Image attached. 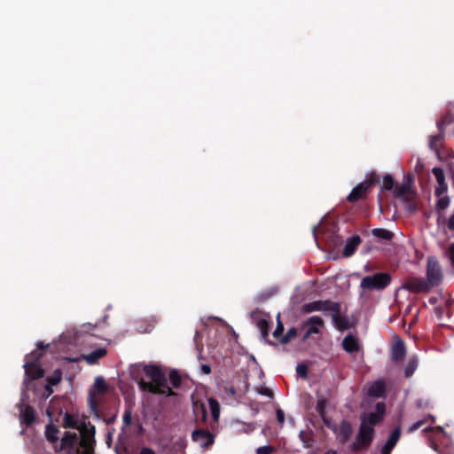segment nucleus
I'll return each instance as SVG.
<instances>
[{
  "instance_id": "f257e3e1",
  "label": "nucleus",
  "mask_w": 454,
  "mask_h": 454,
  "mask_svg": "<svg viewBox=\"0 0 454 454\" xmlns=\"http://www.w3.org/2000/svg\"><path fill=\"white\" fill-rule=\"evenodd\" d=\"M143 372L151 379L152 382H147L143 379L137 381L138 387L142 391L152 394H160L166 396H174V392L168 385V379L161 366L157 364H143Z\"/></svg>"
},
{
  "instance_id": "f03ea898",
  "label": "nucleus",
  "mask_w": 454,
  "mask_h": 454,
  "mask_svg": "<svg viewBox=\"0 0 454 454\" xmlns=\"http://www.w3.org/2000/svg\"><path fill=\"white\" fill-rule=\"evenodd\" d=\"M48 344L44 345L40 341L37 343V349L26 356V363L24 364L25 374L30 380H37L44 375L43 369L39 365V360L43 356V352L48 348Z\"/></svg>"
},
{
  "instance_id": "7ed1b4c3",
  "label": "nucleus",
  "mask_w": 454,
  "mask_h": 454,
  "mask_svg": "<svg viewBox=\"0 0 454 454\" xmlns=\"http://www.w3.org/2000/svg\"><path fill=\"white\" fill-rule=\"evenodd\" d=\"M379 182V175L375 171H371L364 182L353 188L347 200L351 203L363 200L367 193L371 192L372 186Z\"/></svg>"
},
{
  "instance_id": "20e7f679",
  "label": "nucleus",
  "mask_w": 454,
  "mask_h": 454,
  "mask_svg": "<svg viewBox=\"0 0 454 454\" xmlns=\"http://www.w3.org/2000/svg\"><path fill=\"white\" fill-rule=\"evenodd\" d=\"M391 275L387 272H378L362 278L360 287L367 291H381L391 283Z\"/></svg>"
},
{
  "instance_id": "39448f33",
  "label": "nucleus",
  "mask_w": 454,
  "mask_h": 454,
  "mask_svg": "<svg viewBox=\"0 0 454 454\" xmlns=\"http://www.w3.org/2000/svg\"><path fill=\"white\" fill-rule=\"evenodd\" d=\"M374 433V428L369 427L364 424H360L356 440L350 446L351 450L358 452L364 449H367L373 442Z\"/></svg>"
},
{
  "instance_id": "423d86ee",
  "label": "nucleus",
  "mask_w": 454,
  "mask_h": 454,
  "mask_svg": "<svg viewBox=\"0 0 454 454\" xmlns=\"http://www.w3.org/2000/svg\"><path fill=\"white\" fill-rule=\"evenodd\" d=\"M81 430L82 439L79 442L80 448H76V454H96L93 447L96 428L94 426L83 424Z\"/></svg>"
},
{
  "instance_id": "0eeeda50",
  "label": "nucleus",
  "mask_w": 454,
  "mask_h": 454,
  "mask_svg": "<svg viewBox=\"0 0 454 454\" xmlns=\"http://www.w3.org/2000/svg\"><path fill=\"white\" fill-rule=\"evenodd\" d=\"M217 433L218 430H211L208 426L207 428H198L192 432V440L201 448L206 449L214 444Z\"/></svg>"
},
{
  "instance_id": "6e6552de",
  "label": "nucleus",
  "mask_w": 454,
  "mask_h": 454,
  "mask_svg": "<svg viewBox=\"0 0 454 454\" xmlns=\"http://www.w3.org/2000/svg\"><path fill=\"white\" fill-rule=\"evenodd\" d=\"M427 278L426 280L428 282L429 286L433 288L434 286H438L442 280V269L437 262V260L434 257H428L427 262V271H426Z\"/></svg>"
},
{
  "instance_id": "1a4fd4ad",
  "label": "nucleus",
  "mask_w": 454,
  "mask_h": 454,
  "mask_svg": "<svg viewBox=\"0 0 454 454\" xmlns=\"http://www.w3.org/2000/svg\"><path fill=\"white\" fill-rule=\"evenodd\" d=\"M386 413V405L384 403L380 402L375 405V411L364 413L361 416V423L367 425V427L374 428L375 426L379 425L384 419Z\"/></svg>"
},
{
  "instance_id": "9d476101",
  "label": "nucleus",
  "mask_w": 454,
  "mask_h": 454,
  "mask_svg": "<svg viewBox=\"0 0 454 454\" xmlns=\"http://www.w3.org/2000/svg\"><path fill=\"white\" fill-rule=\"evenodd\" d=\"M340 303L334 302L330 300L325 301H315L306 303L302 307V310L306 313H311L314 311H331L338 312L340 309Z\"/></svg>"
},
{
  "instance_id": "9b49d317",
  "label": "nucleus",
  "mask_w": 454,
  "mask_h": 454,
  "mask_svg": "<svg viewBox=\"0 0 454 454\" xmlns=\"http://www.w3.org/2000/svg\"><path fill=\"white\" fill-rule=\"evenodd\" d=\"M402 288L416 294L428 293L432 289L426 278L412 276L406 278Z\"/></svg>"
},
{
  "instance_id": "f8f14e48",
  "label": "nucleus",
  "mask_w": 454,
  "mask_h": 454,
  "mask_svg": "<svg viewBox=\"0 0 454 454\" xmlns=\"http://www.w3.org/2000/svg\"><path fill=\"white\" fill-rule=\"evenodd\" d=\"M208 405L211 412V419L208 422V427L211 430H218L221 412L220 403L216 399L211 397L208 399Z\"/></svg>"
},
{
  "instance_id": "ddd939ff",
  "label": "nucleus",
  "mask_w": 454,
  "mask_h": 454,
  "mask_svg": "<svg viewBox=\"0 0 454 454\" xmlns=\"http://www.w3.org/2000/svg\"><path fill=\"white\" fill-rule=\"evenodd\" d=\"M390 353L391 359L395 363H400L404 359L406 356V348L404 341L401 338L396 337L391 346Z\"/></svg>"
},
{
  "instance_id": "4468645a",
  "label": "nucleus",
  "mask_w": 454,
  "mask_h": 454,
  "mask_svg": "<svg viewBox=\"0 0 454 454\" xmlns=\"http://www.w3.org/2000/svg\"><path fill=\"white\" fill-rule=\"evenodd\" d=\"M325 325L324 320L318 316H312L302 323L301 327L309 330L312 334L320 333V328Z\"/></svg>"
},
{
  "instance_id": "2eb2a0df",
  "label": "nucleus",
  "mask_w": 454,
  "mask_h": 454,
  "mask_svg": "<svg viewBox=\"0 0 454 454\" xmlns=\"http://www.w3.org/2000/svg\"><path fill=\"white\" fill-rule=\"evenodd\" d=\"M20 422L25 424L27 427L31 426L35 420V412L32 406L27 405L23 407V403H20Z\"/></svg>"
},
{
  "instance_id": "dca6fc26",
  "label": "nucleus",
  "mask_w": 454,
  "mask_h": 454,
  "mask_svg": "<svg viewBox=\"0 0 454 454\" xmlns=\"http://www.w3.org/2000/svg\"><path fill=\"white\" fill-rule=\"evenodd\" d=\"M361 242L362 239L358 235H353L352 237L348 238L343 247L342 254L345 257H350L355 254L356 250L357 249Z\"/></svg>"
},
{
  "instance_id": "f3484780",
  "label": "nucleus",
  "mask_w": 454,
  "mask_h": 454,
  "mask_svg": "<svg viewBox=\"0 0 454 454\" xmlns=\"http://www.w3.org/2000/svg\"><path fill=\"white\" fill-rule=\"evenodd\" d=\"M393 192L395 198L401 199L403 201H410L411 199H414V192L411 191V187L407 184L396 185Z\"/></svg>"
},
{
  "instance_id": "a211bd4d",
  "label": "nucleus",
  "mask_w": 454,
  "mask_h": 454,
  "mask_svg": "<svg viewBox=\"0 0 454 454\" xmlns=\"http://www.w3.org/2000/svg\"><path fill=\"white\" fill-rule=\"evenodd\" d=\"M192 410L197 423L207 422V410L204 403L200 401L193 402Z\"/></svg>"
},
{
  "instance_id": "6ab92c4d",
  "label": "nucleus",
  "mask_w": 454,
  "mask_h": 454,
  "mask_svg": "<svg viewBox=\"0 0 454 454\" xmlns=\"http://www.w3.org/2000/svg\"><path fill=\"white\" fill-rule=\"evenodd\" d=\"M78 443V436L76 433L66 432L65 435L61 440L60 449L63 450L67 447H69L74 450V454H76V448H79Z\"/></svg>"
},
{
  "instance_id": "aec40b11",
  "label": "nucleus",
  "mask_w": 454,
  "mask_h": 454,
  "mask_svg": "<svg viewBox=\"0 0 454 454\" xmlns=\"http://www.w3.org/2000/svg\"><path fill=\"white\" fill-rule=\"evenodd\" d=\"M400 437L401 427H397L391 432L388 439L387 440L386 443L382 446L381 450L391 453L393 449L400 440Z\"/></svg>"
},
{
  "instance_id": "412c9836",
  "label": "nucleus",
  "mask_w": 454,
  "mask_h": 454,
  "mask_svg": "<svg viewBox=\"0 0 454 454\" xmlns=\"http://www.w3.org/2000/svg\"><path fill=\"white\" fill-rule=\"evenodd\" d=\"M400 437L401 427H397L391 432L388 439L387 440L386 443L382 446L381 450L391 453L393 449L400 440Z\"/></svg>"
},
{
  "instance_id": "4be33fe9",
  "label": "nucleus",
  "mask_w": 454,
  "mask_h": 454,
  "mask_svg": "<svg viewBox=\"0 0 454 454\" xmlns=\"http://www.w3.org/2000/svg\"><path fill=\"white\" fill-rule=\"evenodd\" d=\"M342 348L348 353L357 352L360 348L358 340L351 334L347 335L342 340Z\"/></svg>"
},
{
  "instance_id": "5701e85b",
  "label": "nucleus",
  "mask_w": 454,
  "mask_h": 454,
  "mask_svg": "<svg viewBox=\"0 0 454 454\" xmlns=\"http://www.w3.org/2000/svg\"><path fill=\"white\" fill-rule=\"evenodd\" d=\"M339 434L342 443L349 441L353 434V428L350 422L345 419L342 420L339 427Z\"/></svg>"
},
{
  "instance_id": "b1692460",
  "label": "nucleus",
  "mask_w": 454,
  "mask_h": 454,
  "mask_svg": "<svg viewBox=\"0 0 454 454\" xmlns=\"http://www.w3.org/2000/svg\"><path fill=\"white\" fill-rule=\"evenodd\" d=\"M332 320L335 327L340 331H345L350 328L348 320L345 317L340 316V309H339L338 312H332Z\"/></svg>"
},
{
  "instance_id": "393cba45",
  "label": "nucleus",
  "mask_w": 454,
  "mask_h": 454,
  "mask_svg": "<svg viewBox=\"0 0 454 454\" xmlns=\"http://www.w3.org/2000/svg\"><path fill=\"white\" fill-rule=\"evenodd\" d=\"M444 139V132L442 130H439V133L436 135H434L430 137L429 140V147L431 150L434 151L435 153H440V148L442 145Z\"/></svg>"
},
{
  "instance_id": "a878e982",
  "label": "nucleus",
  "mask_w": 454,
  "mask_h": 454,
  "mask_svg": "<svg viewBox=\"0 0 454 454\" xmlns=\"http://www.w3.org/2000/svg\"><path fill=\"white\" fill-rule=\"evenodd\" d=\"M385 392V385L380 380L373 382L368 389V395L372 397H382Z\"/></svg>"
},
{
  "instance_id": "bb28decb",
  "label": "nucleus",
  "mask_w": 454,
  "mask_h": 454,
  "mask_svg": "<svg viewBox=\"0 0 454 454\" xmlns=\"http://www.w3.org/2000/svg\"><path fill=\"white\" fill-rule=\"evenodd\" d=\"M326 407H327V401L325 398L322 397L319 398L317 402L316 410L318 413L319 417L322 419L325 425H328V420L326 418Z\"/></svg>"
},
{
  "instance_id": "cd10ccee",
  "label": "nucleus",
  "mask_w": 454,
  "mask_h": 454,
  "mask_svg": "<svg viewBox=\"0 0 454 454\" xmlns=\"http://www.w3.org/2000/svg\"><path fill=\"white\" fill-rule=\"evenodd\" d=\"M106 355V348H97V349L93 350L92 352H90V354H88L85 356V359L89 364H95L99 358L104 357Z\"/></svg>"
},
{
  "instance_id": "c85d7f7f",
  "label": "nucleus",
  "mask_w": 454,
  "mask_h": 454,
  "mask_svg": "<svg viewBox=\"0 0 454 454\" xmlns=\"http://www.w3.org/2000/svg\"><path fill=\"white\" fill-rule=\"evenodd\" d=\"M372 234L383 240H391L394 238V233L387 229L375 228L372 231Z\"/></svg>"
},
{
  "instance_id": "c756f323",
  "label": "nucleus",
  "mask_w": 454,
  "mask_h": 454,
  "mask_svg": "<svg viewBox=\"0 0 454 454\" xmlns=\"http://www.w3.org/2000/svg\"><path fill=\"white\" fill-rule=\"evenodd\" d=\"M418 365H419L418 358L416 356L411 357L408 360L407 364L404 368V376L406 378L411 377L413 375L414 372L417 370Z\"/></svg>"
},
{
  "instance_id": "7c9ffc66",
  "label": "nucleus",
  "mask_w": 454,
  "mask_h": 454,
  "mask_svg": "<svg viewBox=\"0 0 454 454\" xmlns=\"http://www.w3.org/2000/svg\"><path fill=\"white\" fill-rule=\"evenodd\" d=\"M59 430L56 426H54L53 424H49L46 427L45 436L49 442L54 443L59 440Z\"/></svg>"
},
{
  "instance_id": "2f4dec72",
  "label": "nucleus",
  "mask_w": 454,
  "mask_h": 454,
  "mask_svg": "<svg viewBox=\"0 0 454 454\" xmlns=\"http://www.w3.org/2000/svg\"><path fill=\"white\" fill-rule=\"evenodd\" d=\"M299 439L302 442L303 447L306 449L310 448L314 442L312 433H308L303 430L299 433Z\"/></svg>"
},
{
  "instance_id": "473e14b6",
  "label": "nucleus",
  "mask_w": 454,
  "mask_h": 454,
  "mask_svg": "<svg viewBox=\"0 0 454 454\" xmlns=\"http://www.w3.org/2000/svg\"><path fill=\"white\" fill-rule=\"evenodd\" d=\"M452 122H453V116L450 113H447L437 121L436 124H437L438 130H442V131L445 132V127L449 126Z\"/></svg>"
},
{
  "instance_id": "72a5a7b5",
  "label": "nucleus",
  "mask_w": 454,
  "mask_h": 454,
  "mask_svg": "<svg viewBox=\"0 0 454 454\" xmlns=\"http://www.w3.org/2000/svg\"><path fill=\"white\" fill-rule=\"evenodd\" d=\"M169 382L173 387L178 388L182 383V378L176 370H171L168 373Z\"/></svg>"
},
{
  "instance_id": "f704fd0d",
  "label": "nucleus",
  "mask_w": 454,
  "mask_h": 454,
  "mask_svg": "<svg viewBox=\"0 0 454 454\" xmlns=\"http://www.w3.org/2000/svg\"><path fill=\"white\" fill-rule=\"evenodd\" d=\"M108 386L102 377H97L94 381V389L96 392L103 394L107 391Z\"/></svg>"
},
{
  "instance_id": "c9c22d12",
  "label": "nucleus",
  "mask_w": 454,
  "mask_h": 454,
  "mask_svg": "<svg viewBox=\"0 0 454 454\" xmlns=\"http://www.w3.org/2000/svg\"><path fill=\"white\" fill-rule=\"evenodd\" d=\"M62 380V372L60 369H56L53 373L46 378L47 383L52 386L58 385Z\"/></svg>"
},
{
  "instance_id": "e433bc0d",
  "label": "nucleus",
  "mask_w": 454,
  "mask_h": 454,
  "mask_svg": "<svg viewBox=\"0 0 454 454\" xmlns=\"http://www.w3.org/2000/svg\"><path fill=\"white\" fill-rule=\"evenodd\" d=\"M257 326L261 332L262 337L263 339H266L270 330V323L268 322V320H266L265 318H260L257 321Z\"/></svg>"
},
{
  "instance_id": "4c0bfd02",
  "label": "nucleus",
  "mask_w": 454,
  "mask_h": 454,
  "mask_svg": "<svg viewBox=\"0 0 454 454\" xmlns=\"http://www.w3.org/2000/svg\"><path fill=\"white\" fill-rule=\"evenodd\" d=\"M381 188L386 190V191L394 190V188H395V180H394V177L391 175L387 174V175L383 176Z\"/></svg>"
},
{
  "instance_id": "58836bf2",
  "label": "nucleus",
  "mask_w": 454,
  "mask_h": 454,
  "mask_svg": "<svg viewBox=\"0 0 454 454\" xmlns=\"http://www.w3.org/2000/svg\"><path fill=\"white\" fill-rule=\"evenodd\" d=\"M64 427L67 428H78L77 419L69 413H66L64 416Z\"/></svg>"
},
{
  "instance_id": "ea45409f",
  "label": "nucleus",
  "mask_w": 454,
  "mask_h": 454,
  "mask_svg": "<svg viewBox=\"0 0 454 454\" xmlns=\"http://www.w3.org/2000/svg\"><path fill=\"white\" fill-rule=\"evenodd\" d=\"M297 329L295 327L290 328L282 338L279 339V342L282 344L288 343L293 338L296 337Z\"/></svg>"
},
{
  "instance_id": "a19ab883",
  "label": "nucleus",
  "mask_w": 454,
  "mask_h": 454,
  "mask_svg": "<svg viewBox=\"0 0 454 454\" xmlns=\"http://www.w3.org/2000/svg\"><path fill=\"white\" fill-rule=\"evenodd\" d=\"M434 176L436 178L438 184H443L445 182V174L442 168L435 167L432 169Z\"/></svg>"
},
{
  "instance_id": "79ce46f5",
  "label": "nucleus",
  "mask_w": 454,
  "mask_h": 454,
  "mask_svg": "<svg viewBox=\"0 0 454 454\" xmlns=\"http://www.w3.org/2000/svg\"><path fill=\"white\" fill-rule=\"evenodd\" d=\"M438 200L436 202L435 208L437 211L444 210L450 205V198L448 196L438 197Z\"/></svg>"
},
{
  "instance_id": "37998d69",
  "label": "nucleus",
  "mask_w": 454,
  "mask_h": 454,
  "mask_svg": "<svg viewBox=\"0 0 454 454\" xmlns=\"http://www.w3.org/2000/svg\"><path fill=\"white\" fill-rule=\"evenodd\" d=\"M277 451V448L273 445H264L255 450L256 454H272Z\"/></svg>"
},
{
  "instance_id": "c03bdc74",
  "label": "nucleus",
  "mask_w": 454,
  "mask_h": 454,
  "mask_svg": "<svg viewBox=\"0 0 454 454\" xmlns=\"http://www.w3.org/2000/svg\"><path fill=\"white\" fill-rule=\"evenodd\" d=\"M283 332H284V325L279 320V318H278V324H277L276 329L273 332V336L279 340V339L282 338V336H284Z\"/></svg>"
},
{
  "instance_id": "a18cd8bd",
  "label": "nucleus",
  "mask_w": 454,
  "mask_h": 454,
  "mask_svg": "<svg viewBox=\"0 0 454 454\" xmlns=\"http://www.w3.org/2000/svg\"><path fill=\"white\" fill-rule=\"evenodd\" d=\"M448 190V185L446 183H443V184H438V186L435 187L434 190V195L436 197H441L443 193H445Z\"/></svg>"
},
{
  "instance_id": "49530a36",
  "label": "nucleus",
  "mask_w": 454,
  "mask_h": 454,
  "mask_svg": "<svg viewBox=\"0 0 454 454\" xmlns=\"http://www.w3.org/2000/svg\"><path fill=\"white\" fill-rule=\"evenodd\" d=\"M258 393L262 395H265V396H268L270 398H272L273 397V392L271 389L268 388V387H262L259 390H258Z\"/></svg>"
},
{
  "instance_id": "de8ad7c7",
  "label": "nucleus",
  "mask_w": 454,
  "mask_h": 454,
  "mask_svg": "<svg viewBox=\"0 0 454 454\" xmlns=\"http://www.w3.org/2000/svg\"><path fill=\"white\" fill-rule=\"evenodd\" d=\"M297 373L301 377H306L308 372V368L305 364H298L296 368Z\"/></svg>"
},
{
  "instance_id": "09e8293b",
  "label": "nucleus",
  "mask_w": 454,
  "mask_h": 454,
  "mask_svg": "<svg viewBox=\"0 0 454 454\" xmlns=\"http://www.w3.org/2000/svg\"><path fill=\"white\" fill-rule=\"evenodd\" d=\"M425 422H426L425 419L417 421L416 423H414L413 425H411L409 427V432H414V431L419 429L425 424Z\"/></svg>"
},
{
  "instance_id": "8fccbe9b",
  "label": "nucleus",
  "mask_w": 454,
  "mask_h": 454,
  "mask_svg": "<svg viewBox=\"0 0 454 454\" xmlns=\"http://www.w3.org/2000/svg\"><path fill=\"white\" fill-rule=\"evenodd\" d=\"M406 202V209L411 213H415L417 211V205L413 202V199L410 201Z\"/></svg>"
},
{
  "instance_id": "3c124183",
  "label": "nucleus",
  "mask_w": 454,
  "mask_h": 454,
  "mask_svg": "<svg viewBox=\"0 0 454 454\" xmlns=\"http://www.w3.org/2000/svg\"><path fill=\"white\" fill-rule=\"evenodd\" d=\"M448 256L451 262L452 266L454 267V243L450 244L449 247Z\"/></svg>"
},
{
  "instance_id": "603ef678",
  "label": "nucleus",
  "mask_w": 454,
  "mask_h": 454,
  "mask_svg": "<svg viewBox=\"0 0 454 454\" xmlns=\"http://www.w3.org/2000/svg\"><path fill=\"white\" fill-rule=\"evenodd\" d=\"M277 420L279 424H283L285 421V413L281 409H278L276 411Z\"/></svg>"
},
{
  "instance_id": "864d4df0",
  "label": "nucleus",
  "mask_w": 454,
  "mask_h": 454,
  "mask_svg": "<svg viewBox=\"0 0 454 454\" xmlns=\"http://www.w3.org/2000/svg\"><path fill=\"white\" fill-rule=\"evenodd\" d=\"M52 385H50L49 383L46 384L45 386V392L43 394V397L44 398H48L52 393H53V389H52Z\"/></svg>"
},
{
  "instance_id": "5fc2aeb1",
  "label": "nucleus",
  "mask_w": 454,
  "mask_h": 454,
  "mask_svg": "<svg viewBox=\"0 0 454 454\" xmlns=\"http://www.w3.org/2000/svg\"><path fill=\"white\" fill-rule=\"evenodd\" d=\"M447 226L450 231H454V212L450 216Z\"/></svg>"
},
{
  "instance_id": "6e6d98bb",
  "label": "nucleus",
  "mask_w": 454,
  "mask_h": 454,
  "mask_svg": "<svg viewBox=\"0 0 454 454\" xmlns=\"http://www.w3.org/2000/svg\"><path fill=\"white\" fill-rule=\"evenodd\" d=\"M123 422L126 425L130 424L131 422V412L126 411L123 415Z\"/></svg>"
},
{
  "instance_id": "4d7b16f0",
  "label": "nucleus",
  "mask_w": 454,
  "mask_h": 454,
  "mask_svg": "<svg viewBox=\"0 0 454 454\" xmlns=\"http://www.w3.org/2000/svg\"><path fill=\"white\" fill-rule=\"evenodd\" d=\"M90 403L91 408H93V409L96 408L97 403H96V399H95L94 393L92 392V390L90 391Z\"/></svg>"
},
{
  "instance_id": "13d9d810",
  "label": "nucleus",
  "mask_w": 454,
  "mask_h": 454,
  "mask_svg": "<svg viewBox=\"0 0 454 454\" xmlns=\"http://www.w3.org/2000/svg\"><path fill=\"white\" fill-rule=\"evenodd\" d=\"M139 454H155L154 450L149 447H143Z\"/></svg>"
},
{
  "instance_id": "bf43d9fd",
  "label": "nucleus",
  "mask_w": 454,
  "mask_h": 454,
  "mask_svg": "<svg viewBox=\"0 0 454 454\" xmlns=\"http://www.w3.org/2000/svg\"><path fill=\"white\" fill-rule=\"evenodd\" d=\"M201 372L204 374H209L211 372V366L209 364H202L201 365Z\"/></svg>"
},
{
  "instance_id": "052dcab7",
  "label": "nucleus",
  "mask_w": 454,
  "mask_h": 454,
  "mask_svg": "<svg viewBox=\"0 0 454 454\" xmlns=\"http://www.w3.org/2000/svg\"><path fill=\"white\" fill-rule=\"evenodd\" d=\"M312 335V333L309 331V330H306L304 335L302 336V340H308L310 336Z\"/></svg>"
},
{
  "instance_id": "680f3d73",
  "label": "nucleus",
  "mask_w": 454,
  "mask_h": 454,
  "mask_svg": "<svg viewBox=\"0 0 454 454\" xmlns=\"http://www.w3.org/2000/svg\"><path fill=\"white\" fill-rule=\"evenodd\" d=\"M230 393H231V395H233L236 394V389H235V387H230Z\"/></svg>"
},
{
  "instance_id": "e2e57ef3",
  "label": "nucleus",
  "mask_w": 454,
  "mask_h": 454,
  "mask_svg": "<svg viewBox=\"0 0 454 454\" xmlns=\"http://www.w3.org/2000/svg\"><path fill=\"white\" fill-rule=\"evenodd\" d=\"M325 454H337V452L333 450H330L326 451Z\"/></svg>"
},
{
  "instance_id": "0e129e2a",
  "label": "nucleus",
  "mask_w": 454,
  "mask_h": 454,
  "mask_svg": "<svg viewBox=\"0 0 454 454\" xmlns=\"http://www.w3.org/2000/svg\"><path fill=\"white\" fill-rule=\"evenodd\" d=\"M380 454H391V453H389V452H387V451H385V450H380Z\"/></svg>"
}]
</instances>
